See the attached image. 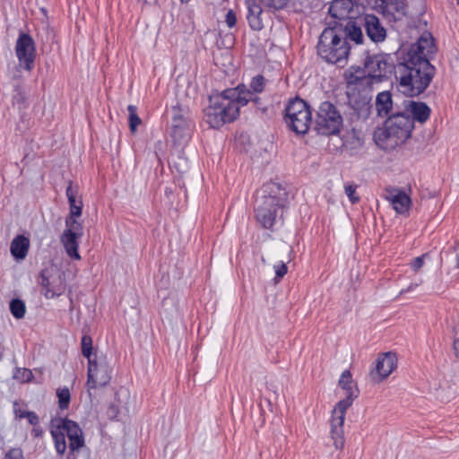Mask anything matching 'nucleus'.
<instances>
[{"label":"nucleus","instance_id":"32","mask_svg":"<svg viewBox=\"0 0 459 459\" xmlns=\"http://www.w3.org/2000/svg\"><path fill=\"white\" fill-rule=\"evenodd\" d=\"M69 206L78 205V202H82V197L79 195L78 186H74L73 182L69 181L65 191Z\"/></svg>","mask_w":459,"mask_h":459},{"label":"nucleus","instance_id":"30","mask_svg":"<svg viewBox=\"0 0 459 459\" xmlns=\"http://www.w3.org/2000/svg\"><path fill=\"white\" fill-rule=\"evenodd\" d=\"M65 226L66 229L64 232L82 238L83 234V228L82 223H80L76 219L66 218Z\"/></svg>","mask_w":459,"mask_h":459},{"label":"nucleus","instance_id":"26","mask_svg":"<svg viewBox=\"0 0 459 459\" xmlns=\"http://www.w3.org/2000/svg\"><path fill=\"white\" fill-rule=\"evenodd\" d=\"M80 237L74 236L72 234H67L63 232L61 236V242L65 249L66 254L72 259L80 260L81 255L78 253V247Z\"/></svg>","mask_w":459,"mask_h":459},{"label":"nucleus","instance_id":"18","mask_svg":"<svg viewBox=\"0 0 459 459\" xmlns=\"http://www.w3.org/2000/svg\"><path fill=\"white\" fill-rule=\"evenodd\" d=\"M403 110L411 116L413 122L418 121L423 124L430 117V108L424 102L405 100Z\"/></svg>","mask_w":459,"mask_h":459},{"label":"nucleus","instance_id":"8","mask_svg":"<svg viewBox=\"0 0 459 459\" xmlns=\"http://www.w3.org/2000/svg\"><path fill=\"white\" fill-rule=\"evenodd\" d=\"M112 368L106 358L97 357L88 362L87 382L88 389H95L107 385L111 379Z\"/></svg>","mask_w":459,"mask_h":459},{"label":"nucleus","instance_id":"7","mask_svg":"<svg viewBox=\"0 0 459 459\" xmlns=\"http://www.w3.org/2000/svg\"><path fill=\"white\" fill-rule=\"evenodd\" d=\"M285 121L295 133L306 134L311 124V111L307 104L301 99L291 100L285 109Z\"/></svg>","mask_w":459,"mask_h":459},{"label":"nucleus","instance_id":"40","mask_svg":"<svg viewBox=\"0 0 459 459\" xmlns=\"http://www.w3.org/2000/svg\"><path fill=\"white\" fill-rule=\"evenodd\" d=\"M4 459H24L23 452L21 448H11L4 455Z\"/></svg>","mask_w":459,"mask_h":459},{"label":"nucleus","instance_id":"5","mask_svg":"<svg viewBox=\"0 0 459 459\" xmlns=\"http://www.w3.org/2000/svg\"><path fill=\"white\" fill-rule=\"evenodd\" d=\"M50 433L56 453L60 455H63L67 448L65 435L69 439L71 454L78 452L85 445L82 430L74 420L63 418L53 419L50 422Z\"/></svg>","mask_w":459,"mask_h":459},{"label":"nucleus","instance_id":"41","mask_svg":"<svg viewBox=\"0 0 459 459\" xmlns=\"http://www.w3.org/2000/svg\"><path fill=\"white\" fill-rule=\"evenodd\" d=\"M20 418H26L30 425L36 426L39 423V416L34 411H25L24 414H19Z\"/></svg>","mask_w":459,"mask_h":459},{"label":"nucleus","instance_id":"22","mask_svg":"<svg viewBox=\"0 0 459 459\" xmlns=\"http://www.w3.org/2000/svg\"><path fill=\"white\" fill-rule=\"evenodd\" d=\"M247 6V21L249 26L254 30H260L263 29V21L261 18L262 8L256 4L255 0H246Z\"/></svg>","mask_w":459,"mask_h":459},{"label":"nucleus","instance_id":"24","mask_svg":"<svg viewBox=\"0 0 459 459\" xmlns=\"http://www.w3.org/2000/svg\"><path fill=\"white\" fill-rule=\"evenodd\" d=\"M29 248L30 239L23 235H19L12 240L10 251L16 260H23L28 255Z\"/></svg>","mask_w":459,"mask_h":459},{"label":"nucleus","instance_id":"15","mask_svg":"<svg viewBox=\"0 0 459 459\" xmlns=\"http://www.w3.org/2000/svg\"><path fill=\"white\" fill-rule=\"evenodd\" d=\"M396 368V358L391 352H387L378 356L376 360L375 368H373L369 377L374 383H381L385 380Z\"/></svg>","mask_w":459,"mask_h":459},{"label":"nucleus","instance_id":"6","mask_svg":"<svg viewBox=\"0 0 459 459\" xmlns=\"http://www.w3.org/2000/svg\"><path fill=\"white\" fill-rule=\"evenodd\" d=\"M343 119L337 108L330 101L322 102L315 121V129L319 134H337L342 127Z\"/></svg>","mask_w":459,"mask_h":459},{"label":"nucleus","instance_id":"1","mask_svg":"<svg viewBox=\"0 0 459 459\" xmlns=\"http://www.w3.org/2000/svg\"><path fill=\"white\" fill-rule=\"evenodd\" d=\"M436 51L434 39L428 31L423 32L417 42L411 46L395 72L399 80L398 90L402 93L418 96L428 88L435 73L429 58Z\"/></svg>","mask_w":459,"mask_h":459},{"label":"nucleus","instance_id":"35","mask_svg":"<svg viewBox=\"0 0 459 459\" xmlns=\"http://www.w3.org/2000/svg\"><path fill=\"white\" fill-rule=\"evenodd\" d=\"M13 378L22 383H27L32 380L33 374L30 369L17 368L13 373Z\"/></svg>","mask_w":459,"mask_h":459},{"label":"nucleus","instance_id":"20","mask_svg":"<svg viewBox=\"0 0 459 459\" xmlns=\"http://www.w3.org/2000/svg\"><path fill=\"white\" fill-rule=\"evenodd\" d=\"M375 105L377 114L380 117H388L397 109L394 108L391 93L386 91L377 95Z\"/></svg>","mask_w":459,"mask_h":459},{"label":"nucleus","instance_id":"16","mask_svg":"<svg viewBox=\"0 0 459 459\" xmlns=\"http://www.w3.org/2000/svg\"><path fill=\"white\" fill-rule=\"evenodd\" d=\"M291 252L292 249L288 245H281L270 252L269 256L278 262L273 265L275 281H279L287 273V264L291 261Z\"/></svg>","mask_w":459,"mask_h":459},{"label":"nucleus","instance_id":"17","mask_svg":"<svg viewBox=\"0 0 459 459\" xmlns=\"http://www.w3.org/2000/svg\"><path fill=\"white\" fill-rule=\"evenodd\" d=\"M384 197L391 203L397 213L408 214L411 199L404 191L396 187H387L385 189Z\"/></svg>","mask_w":459,"mask_h":459},{"label":"nucleus","instance_id":"47","mask_svg":"<svg viewBox=\"0 0 459 459\" xmlns=\"http://www.w3.org/2000/svg\"><path fill=\"white\" fill-rule=\"evenodd\" d=\"M456 257H457V266L459 267V245L457 246V248H456Z\"/></svg>","mask_w":459,"mask_h":459},{"label":"nucleus","instance_id":"25","mask_svg":"<svg viewBox=\"0 0 459 459\" xmlns=\"http://www.w3.org/2000/svg\"><path fill=\"white\" fill-rule=\"evenodd\" d=\"M350 103L359 118L367 119L370 115L372 105L367 96H352L350 98Z\"/></svg>","mask_w":459,"mask_h":459},{"label":"nucleus","instance_id":"44","mask_svg":"<svg viewBox=\"0 0 459 459\" xmlns=\"http://www.w3.org/2000/svg\"><path fill=\"white\" fill-rule=\"evenodd\" d=\"M13 101L17 104H23L25 101V96L19 88L16 89V94L13 96Z\"/></svg>","mask_w":459,"mask_h":459},{"label":"nucleus","instance_id":"23","mask_svg":"<svg viewBox=\"0 0 459 459\" xmlns=\"http://www.w3.org/2000/svg\"><path fill=\"white\" fill-rule=\"evenodd\" d=\"M339 386L346 392V397L342 401H350L351 405L352 404L355 398L358 397L359 389L356 387L352 376L350 370H345L342 372L339 382Z\"/></svg>","mask_w":459,"mask_h":459},{"label":"nucleus","instance_id":"10","mask_svg":"<svg viewBox=\"0 0 459 459\" xmlns=\"http://www.w3.org/2000/svg\"><path fill=\"white\" fill-rule=\"evenodd\" d=\"M351 407L350 401H340L337 403L332 412L330 423V434L333 440V445L337 449H342L344 446L343 424L347 409Z\"/></svg>","mask_w":459,"mask_h":459},{"label":"nucleus","instance_id":"2","mask_svg":"<svg viewBox=\"0 0 459 459\" xmlns=\"http://www.w3.org/2000/svg\"><path fill=\"white\" fill-rule=\"evenodd\" d=\"M259 100L253 99V93L245 85L227 89L210 97V105L204 109L205 120L213 128L221 127L238 117L240 107L249 101L257 103Z\"/></svg>","mask_w":459,"mask_h":459},{"label":"nucleus","instance_id":"37","mask_svg":"<svg viewBox=\"0 0 459 459\" xmlns=\"http://www.w3.org/2000/svg\"><path fill=\"white\" fill-rule=\"evenodd\" d=\"M385 8L387 11H395L399 13H405V4L403 0H385Z\"/></svg>","mask_w":459,"mask_h":459},{"label":"nucleus","instance_id":"50","mask_svg":"<svg viewBox=\"0 0 459 459\" xmlns=\"http://www.w3.org/2000/svg\"><path fill=\"white\" fill-rule=\"evenodd\" d=\"M457 3H458V4H459V0H457Z\"/></svg>","mask_w":459,"mask_h":459},{"label":"nucleus","instance_id":"14","mask_svg":"<svg viewBox=\"0 0 459 459\" xmlns=\"http://www.w3.org/2000/svg\"><path fill=\"white\" fill-rule=\"evenodd\" d=\"M43 295L47 299H53L62 295L65 290V279L61 273H49L48 270L41 273Z\"/></svg>","mask_w":459,"mask_h":459},{"label":"nucleus","instance_id":"45","mask_svg":"<svg viewBox=\"0 0 459 459\" xmlns=\"http://www.w3.org/2000/svg\"><path fill=\"white\" fill-rule=\"evenodd\" d=\"M423 257L424 256H419L413 259V261L411 262V267L414 271H418L422 267Z\"/></svg>","mask_w":459,"mask_h":459},{"label":"nucleus","instance_id":"11","mask_svg":"<svg viewBox=\"0 0 459 459\" xmlns=\"http://www.w3.org/2000/svg\"><path fill=\"white\" fill-rule=\"evenodd\" d=\"M390 59V56L385 54L368 56L364 64L365 74L377 81L388 77L394 70V65Z\"/></svg>","mask_w":459,"mask_h":459},{"label":"nucleus","instance_id":"34","mask_svg":"<svg viewBox=\"0 0 459 459\" xmlns=\"http://www.w3.org/2000/svg\"><path fill=\"white\" fill-rule=\"evenodd\" d=\"M56 395L58 397V403L60 409H67L71 399L69 389L67 387L58 388L56 390Z\"/></svg>","mask_w":459,"mask_h":459},{"label":"nucleus","instance_id":"38","mask_svg":"<svg viewBox=\"0 0 459 459\" xmlns=\"http://www.w3.org/2000/svg\"><path fill=\"white\" fill-rule=\"evenodd\" d=\"M357 187V185L354 183H348L344 186L345 194L352 204H357L359 201Z\"/></svg>","mask_w":459,"mask_h":459},{"label":"nucleus","instance_id":"39","mask_svg":"<svg viewBox=\"0 0 459 459\" xmlns=\"http://www.w3.org/2000/svg\"><path fill=\"white\" fill-rule=\"evenodd\" d=\"M262 4L269 8L273 9H281L283 8L286 4L287 0H260Z\"/></svg>","mask_w":459,"mask_h":459},{"label":"nucleus","instance_id":"4","mask_svg":"<svg viewBox=\"0 0 459 459\" xmlns=\"http://www.w3.org/2000/svg\"><path fill=\"white\" fill-rule=\"evenodd\" d=\"M316 49L318 56L325 62L344 66L351 48L342 26L336 24L325 28L319 37Z\"/></svg>","mask_w":459,"mask_h":459},{"label":"nucleus","instance_id":"27","mask_svg":"<svg viewBox=\"0 0 459 459\" xmlns=\"http://www.w3.org/2000/svg\"><path fill=\"white\" fill-rule=\"evenodd\" d=\"M338 27L342 28V30L345 32V39L349 37L351 40L355 41L357 44L362 42V31L360 25L358 24V22L355 20H351L346 22V23L340 22Z\"/></svg>","mask_w":459,"mask_h":459},{"label":"nucleus","instance_id":"33","mask_svg":"<svg viewBox=\"0 0 459 459\" xmlns=\"http://www.w3.org/2000/svg\"><path fill=\"white\" fill-rule=\"evenodd\" d=\"M127 109L129 112V128L131 133L134 134L137 126L141 125L142 119L137 115V108L135 106L129 105Z\"/></svg>","mask_w":459,"mask_h":459},{"label":"nucleus","instance_id":"48","mask_svg":"<svg viewBox=\"0 0 459 459\" xmlns=\"http://www.w3.org/2000/svg\"><path fill=\"white\" fill-rule=\"evenodd\" d=\"M262 262L264 264L265 263V260L264 257H262Z\"/></svg>","mask_w":459,"mask_h":459},{"label":"nucleus","instance_id":"28","mask_svg":"<svg viewBox=\"0 0 459 459\" xmlns=\"http://www.w3.org/2000/svg\"><path fill=\"white\" fill-rule=\"evenodd\" d=\"M172 137L181 140L187 135V122L182 115L176 112L172 120Z\"/></svg>","mask_w":459,"mask_h":459},{"label":"nucleus","instance_id":"12","mask_svg":"<svg viewBox=\"0 0 459 459\" xmlns=\"http://www.w3.org/2000/svg\"><path fill=\"white\" fill-rule=\"evenodd\" d=\"M35 43L33 39L26 33H22L15 45V52L21 65L27 71H31L35 60Z\"/></svg>","mask_w":459,"mask_h":459},{"label":"nucleus","instance_id":"29","mask_svg":"<svg viewBox=\"0 0 459 459\" xmlns=\"http://www.w3.org/2000/svg\"><path fill=\"white\" fill-rule=\"evenodd\" d=\"M9 308L16 319H22L24 317L26 313L25 303L20 299H13L10 301Z\"/></svg>","mask_w":459,"mask_h":459},{"label":"nucleus","instance_id":"19","mask_svg":"<svg viewBox=\"0 0 459 459\" xmlns=\"http://www.w3.org/2000/svg\"><path fill=\"white\" fill-rule=\"evenodd\" d=\"M363 20L367 35L372 41L381 42L385 39V29L382 26L377 16L367 14Z\"/></svg>","mask_w":459,"mask_h":459},{"label":"nucleus","instance_id":"49","mask_svg":"<svg viewBox=\"0 0 459 459\" xmlns=\"http://www.w3.org/2000/svg\"><path fill=\"white\" fill-rule=\"evenodd\" d=\"M143 1H144L145 3H147V2H148V0H143Z\"/></svg>","mask_w":459,"mask_h":459},{"label":"nucleus","instance_id":"9","mask_svg":"<svg viewBox=\"0 0 459 459\" xmlns=\"http://www.w3.org/2000/svg\"><path fill=\"white\" fill-rule=\"evenodd\" d=\"M286 196L287 193L281 184L269 182L263 186L260 195L256 197L255 206L258 203H269L266 205L267 210L281 212L285 204Z\"/></svg>","mask_w":459,"mask_h":459},{"label":"nucleus","instance_id":"43","mask_svg":"<svg viewBox=\"0 0 459 459\" xmlns=\"http://www.w3.org/2000/svg\"><path fill=\"white\" fill-rule=\"evenodd\" d=\"M237 17L236 13L232 10H229L226 14V23L230 28H232L236 25Z\"/></svg>","mask_w":459,"mask_h":459},{"label":"nucleus","instance_id":"13","mask_svg":"<svg viewBox=\"0 0 459 459\" xmlns=\"http://www.w3.org/2000/svg\"><path fill=\"white\" fill-rule=\"evenodd\" d=\"M329 14L333 19V22H329L331 27L352 20L356 12L351 0H333L329 7Z\"/></svg>","mask_w":459,"mask_h":459},{"label":"nucleus","instance_id":"46","mask_svg":"<svg viewBox=\"0 0 459 459\" xmlns=\"http://www.w3.org/2000/svg\"><path fill=\"white\" fill-rule=\"evenodd\" d=\"M454 351L456 358L459 359V338H455L454 341Z\"/></svg>","mask_w":459,"mask_h":459},{"label":"nucleus","instance_id":"36","mask_svg":"<svg viewBox=\"0 0 459 459\" xmlns=\"http://www.w3.org/2000/svg\"><path fill=\"white\" fill-rule=\"evenodd\" d=\"M92 351V339L89 335H83L82 338V354L88 359V362L90 359H94V356L91 354Z\"/></svg>","mask_w":459,"mask_h":459},{"label":"nucleus","instance_id":"31","mask_svg":"<svg viewBox=\"0 0 459 459\" xmlns=\"http://www.w3.org/2000/svg\"><path fill=\"white\" fill-rule=\"evenodd\" d=\"M266 84V80L262 75L255 76L250 82V90L247 89L253 93V99L258 98L255 94L264 91Z\"/></svg>","mask_w":459,"mask_h":459},{"label":"nucleus","instance_id":"3","mask_svg":"<svg viewBox=\"0 0 459 459\" xmlns=\"http://www.w3.org/2000/svg\"><path fill=\"white\" fill-rule=\"evenodd\" d=\"M413 128L411 116L403 110L396 109L386 118L385 128L375 132V142L382 149L393 150L411 137Z\"/></svg>","mask_w":459,"mask_h":459},{"label":"nucleus","instance_id":"42","mask_svg":"<svg viewBox=\"0 0 459 459\" xmlns=\"http://www.w3.org/2000/svg\"><path fill=\"white\" fill-rule=\"evenodd\" d=\"M78 205L70 207V213L67 218L76 219L77 217H80L82 215L83 204L82 202H78Z\"/></svg>","mask_w":459,"mask_h":459},{"label":"nucleus","instance_id":"21","mask_svg":"<svg viewBox=\"0 0 459 459\" xmlns=\"http://www.w3.org/2000/svg\"><path fill=\"white\" fill-rule=\"evenodd\" d=\"M269 203H258L255 206V217L257 221L265 229H271L276 221L279 212L267 210Z\"/></svg>","mask_w":459,"mask_h":459}]
</instances>
